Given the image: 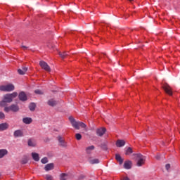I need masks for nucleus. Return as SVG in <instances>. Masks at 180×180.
I'll return each instance as SVG.
<instances>
[{
  "label": "nucleus",
  "instance_id": "obj_1",
  "mask_svg": "<svg viewBox=\"0 0 180 180\" xmlns=\"http://www.w3.org/2000/svg\"><path fill=\"white\" fill-rule=\"evenodd\" d=\"M70 122L75 129L76 130H79V128L81 127L82 129H84L85 131H88V129L86 128V124L82 122H77L75 119L72 117H69Z\"/></svg>",
  "mask_w": 180,
  "mask_h": 180
},
{
  "label": "nucleus",
  "instance_id": "obj_2",
  "mask_svg": "<svg viewBox=\"0 0 180 180\" xmlns=\"http://www.w3.org/2000/svg\"><path fill=\"white\" fill-rule=\"evenodd\" d=\"M133 157L137 161V167H143L146 164V158L141 153L133 154Z\"/></svg>",
  "mask_w": 180,
  "mask_h": 180
},
{
  "label": "nucleus",
  "instance_id": "obj_3",
  "mask_svg": "<svg viewBox=\"0 0 180 180\" xmlns=\"http://www.w3.org/2000/svg\"><path fill=\"white\" fill-rule=\"evenodd\" d=\"M16 96H18V92H13L12 94H7L4 95V99L7 103H11Z\"/></svg>",
  "mask_w": 180,
  "mask_h": 180
},
{
  "label": "nucleus",
  "instance_id": "obj_4",
  "mask_svg": "<svg viewBox=\"0 0 180 180\" xmlns=\"http://www.w3.org/2000/svg\"><path fill=\"white\" fill-rule=\"evenodd\" d=\"M15 90V86L12 84L0 86V91L3 92H12Z\"/></svg>",
  "mask_w": 180,
  "mask_h": 180
},
{
  "label": "nucleus",
  "instance_id": "obj_5",
  "mask_svg": "<svg viewBox=\"0 0 180 180\" xmlns=\"http://www.w3.org/2000/svg\"><path fill=\"white\" fill-rule=\"evenodd\" d=\"M39 65H40L41 68H42V70H44L45 71H47L48 72H50L51 71V68H50L49 64H47V63H46L45 61L41 60L39 62Z\"/></svg>",
  "mask_w": 180,
  "mask_h": 180
},
{
  "label": "nucleus",
  "instance_id": "obj_6",
  "mask_svg": "<svg viewBox=\"0 0 180 180\" xmlns=\"http://www.w3.org/2000/svg\"><path fill=\"white\" fill-rule=\"evenodd\" d=\"M162 89L166 92V94H167V95L172 96V88H171L169 84L165 83V84L162 85Z\"/></svg>",
  "mask_w": 180,
  "mask_h": 180
},
{
  "label": "nucleus",
  "instance_id": "obj_7",
  "mask_svg": "<svg viewBox=\"0 0 180 180\" xmlns=\"http://www.w3.org/2000/svg\"><path fill=\"white\" fill-rule=\"evenodd\" d=\"M18 99L21 101V102H26L27 101V96L25 91H21L18 94Z\"/></svg>",
  "mask_w": 180,
  "mask_h": 180
},
{
  "label": "nucleus",
  "instance_id": "obj_8",
  "mask_svg": "<svg viewBox=\"0 0 180 180\" xmlns=\"http://www.w3.org/2000/svg\"><path fill=\"white\" fill-rule=\"evenodd\" d=\"M96 133L99 137H102L106 133V128H98L96 129Z\"/></svg>",
  "mask_w": 180,
  "mask_h": 180
},
{
  "label": "nucleus",
  "instance_id": "obj_9",
  "mask_svg": "<svg viewBox=\"0 0 180 180\" xmlns=\"http://www.w3.org/2000/svg\"><path fill=\"white\" fill-rule=\"evenodd\" d=\"M23 136H24L23 131L20 129H17L13 132V136L15 139H18V137H23Z\"/></svg>",
  "mask_w": 180,
  "mask_h": 180
},
{
  "label": "nucleus",
  "instance_id": "obj_10",
  "mask_svg": "<svg viewBox=\"0 0 180 180\" xmlns=\"http://www.w3.org/2000/svg\"><path fill=\"white\" fill-rule=\"evenodd\" d=\"M9 129V124L4 122L0 124V131H5V130H8Z\"/></svg>",
  "mask_w": 180,
  "mask_h": 180
},
{
  "label": "nucleus",
  "instance_id": "obj_11",
  "mask_svg": "<svg viewBox=\"0 0 180 180\" xmlns=\"http://www.w3.org/2000/svg\"><path fill=\"white\" fill-rule=\"evenodd\" d=\"M132 164L133 163L130 160L125 161L124 163V168L125 169H131Z\"/></svg>",
  "mask_w": 180,
  "mask_h": 180
},
{
  "label": "nucleus",
  "instance_id": "obj_12",
  "mask_svg": "<svg viewBox=\"0 0 180 180\" xmlns=\"http://www.w3.org/2000/svg\"><path fill=\"white\" fill-rule=\"evenodd\" d=\"M124 144H126V142L124 141V140L118 139L116 141V146L117 147H124Z\"/></svg>",
  "mask_w": 180,
  "mask_h": 180
},
{
  "label": "nucleus",
  "instance_id": "obj_13",
  "mask_svg": "<svg viewBox=\"0 0 180 180\" xmlns=\"http://www.w3.org/2000/svg\"><path fill=\"white\" fill-rule=\"evenodd\" d=\"M45 171H51L52 169H54V164L49 163L47 164L44 167Z\"/></svg>",
  "mask_w": 180,
  "mask_h": 180
},
{
  "label": "nucleus",
  "instance_id": "obj_14",
  "mask_svg": "<svg viewBox=\"0 0 180 180\" xmlns=\"http://www.w3.org/2000/svg\"><path fill=\"white\" fill-rule=\"evenodd\" d=\"M11 112H19V105L16 104H12L11 105Z\"/></svg>",
  "mask_w": 180,
  "mask_h": 180
},
{
  "label": "nucleus",
  "instance_id": "obj_15",
  "mask_svg": "<svg viewBox=\"0 0 180 180\" xmlns=\"http://www.w3.org/2000/svg\"><path fill=\"white\" fill-rule=\"evenodd\" d=\"M8 155V150L6 149H0V160L4 158L5 155Z\"/></svg>",
  "mask_w": 180,
  "mask_h": 180
},
{
  "label": "nucleus",
  "instance_id": "obj_16",
  "mask_svg": "<svg viewBox=\"0 0 180 180\" xmlns=\"http://www.w3.org/2000/svg\"><path fill=\"white\" fill-rule=\"evenodd\" d=\"M26 71H27V68L22 67V69H18V72L20 75H25L26 74Z\"/></svg>",
  "mask_w": 180,
  "mask_h": 180
},
{
  "label": "nucleus",
  "instance_id": "obj_17",
  "mask_svg": "<svg viewBox=\"0 0 180 180\" xmlns=\"http://www.w3.org/2000/svg\"><path fill=\"white\" fill-rule=\"evenodd\" d=\"M22 122L25 124H30L33 122V120L30 117H24L22 118Z\"/></svg>",
  "mask_w": 180,
  "mask_h": 180
},
{
  "label": "nucleus",
  "instance_id": "obj_18",
  "mask_svg": "<svg viewBox=\"0 0 180 180\" xmlns=\"http://www.w3.org/2000/svg\"><path fill=\"white\" fill-rule=\"evenodd\" d=\"M89 164H92V165L99 164V159L89 158Z\"/></svg>",
  "mask_w": 180,
  "mask_h": 180
},
{
  "label": "nucleus",
  "instance_id": "obj_19",
  "mask_svg": "<svg viewBox=\"0 0 180 180\" xmlns=\"http://www.w3.org/2000/svg\"><path fill=\"white\" fill-rule=\"evenodd\" d=\"M32 157L34 161H37V162L40 161V156L39 155L38 153H32Z\"/></svg>",
  "mask_w": 180,
  "mask_h": 180
},
{
  "label": "nucleus",
  "instance_id": "obj_20",
  "mask_svg": "<svg viewBox=\"0 0 180 180\" xmlns=\"http://www.w3.org/2000/svg\"><path fill=\"white\" fill-rule=\"evenodd\" d=\"M94 150H95L94 146H89L86 148V154H91V153H92V151H94Z\"/></svg>",
  "mask_w": 180,
  "mask_h": 180
},
{
  "label": "nucleus",
  "instance_id": "obj_21",
  "mask_svg": "<svg viewBox=\"0 0 180 180\" xmlns=\"http://www.w3.org/2000/svg\"><path fill=\"white\" fill-rule=\"evenodd\" d=\"M58 102L54 99H51L48 101V105L49 106H56L57 105Z\"/></svg>",
  "mask_w": 180,
  "mask_h": 180
},
{
  "label": "nucleus",
  "instance_id": "obj_22",
  "mask_svg": "<svg viewBox=\"0 0 180 180\" xmlns=\"http://www.w3.org/2000/svg\"><path fill=\"white\" fill-rule=\"evenodd\" d=\"M68 174L61 173L60 174V180H68Z\"/></svg>",
  "mask_w": 180,
  "mask_h": 180
},
{
  "label": "nucleus",
  "instance_id": "obj_23",
  "mask_svg": "<svg viewBox=\"0 0 180 180\" xmlns=\"http://www.w3.org/2000/svg\"><path fill=\"white\" fill-rule=\"evenodd\" d=\"M58 141L62 147H67V144L65 141L61 138V136H58Z\"/></svg>",
  "mask_w": 180,
  "mask_h": 180
},
{
  "label": "nucleus",
  "instance_id": "obj_24",
  "mask_svg": "<svg viewBox=\"0 0 180 180\" xmlns=\"http://www.w3.org/2000/svg\"><path fill=\"white\" fill-rule=\"evenodd\" d=\"M27 144L29 147H36V141H32L31 139L28 140Z\"/></svg>",
  "mask_w": 180,
  "mask_h": 180
},
{
  "label": "nucleus",
  "instance_id": "obj_25",
  "mask_svg": "<svg viewBox=\"0 0 180 180\" xmlns=\"http://www.w3.org/2000/svg\"><path fill=\"white\" fill-rule=\"evenodd\" d=\"M130 154H133V149L131 147H129L125 150V155H130Z\"/></svg>",
  "mask_w": 180,
  "mask_h": 180
},
{
  "label": "nucleus",
  "instance_id": "obj_26",
  "mask_svg": "<svg viewBox=\"0 0 180 180\" xmlns=\"http://www.w3.org/2000/svg\"><path fill=\"white\" fill-rule=\"evenodd\" d=\"M115 160H117V161H118L120 165L123 164V159H122L120 155H115Z\"/></svg>",
  "mask_w": 180,
  "mask_h": 180
},
{
  "label": "nucleus",
  "instance_id": "obj_27",
  "mask_svg": "<svg viewBox=\"0 0 180 180\" xmlns=\"http://www.w3.org/2000/svg\"><path fill=\"white\" fill-rule=\"evenodd\" d=\"M29 109L31 112H33L36 109V104L34 103H31L29 105Z\"/></svg>",
  "mask_w": 180,
  "mask_h": 180
},
{
  "label": "nucleus",
  "instance_id": "obj_28",
  "mask_svg": "<svg viewBox=\"0 0 180 180\" xmlns=\"http://www.w3.org/2000/svg\"><path fill=\"white\" fill-rule=\"evenodd\" d=\"M29 161V158L27 156H24L21 160V164H27Z\"/></svg>",
  "mask_w": 180,
  "mask_h": 180
},
{
  "label": "nucleus",
  "instance_id": "obj_29",
  "mask_svg": "<svg viewBox=\"0 0 180 180\" xmlns=\"http://www.w3.org/2000/svg\"><path fill=\"white\" fill-rule=\"evenodd\" d=\"M59 56L64 60V58H66V57H68V53H67V52H63V53L59 52Z\"/></svg>",
  "mask_w": 180,
  "mask_h": 180
},
{
  "label": "nucleus",
  "instance_id": "obj_30",
  "mask_svg": "<svg viewBox=\"0 0 180 180\" xmlns=\"http://www.w3.org/2000/svg\"><path fill=\"white\" fill-rule=\"evenodd\" d=\"M41 162L42 164H47L49 162V160L47 159V158H43L41 160Z\"/></svg>",
  "mask_w": 180,
  "mask_h": 180
},
{
  "label": "nucleus",
  "instance_id": "obj_31",
  "mask_svg": "<svg viewBox=\"0 0 180 180\" xmlns=\"http://www.w3.org/2000/svg\"><path fill=\"white\" fill-rule=\"evenodd\" d=\"M45 179L46 180H53V176L50 174L45 175Z\"/></svg>",
  "mask_w": 180,
  "mask_h": 180
},
{
  "label": "nucleus",
  "instance_id": "obj_32",
  "mask_svg": "<svg viewBox=\"0 0 180 180\" xmlns=\"http://www.w3.org/2000/svg\"><path fill=\"white\" fill-rule=\"evenodd\" d=\"M34 92L37 94V95H43V91H41V90L37 89L34 91Z\"/></svg>",
  "mask_w": 180,
  "mask_h": 180
},
{
  "label": "nucleus",
  "instance_id": "obj_33",
  "mask_svg": "<svg viewBox=\"0 0 180 180\" xmlns=\"http://www.w3.org/2000/svg\"><path fill=\"white\" fill-rule=\"evenodd\" d=\"M75 137L77 140H81V139H82L81 134H76Z\"/></svg>",
  "mask_w": 180,
  "mask_h": 180
},
{
  "label": "nucleus",
  "instance_id": "obj_34",
  "mask_svg": "<svg viewBox=\"0 0 180 180\" xmlns=\"http://www.w3.org/2000/svg\"><path fill=\"white\" fill-rule=\"evenodd\" d=\"M4 111H6L7 113H8V112H11V105L9 107H5L4 108Z\"/></svg>",
  "mask_w": 180,
  "mask_h": 180
},
{
  "label": "nucleus",
  "instance_id": "obj_35",
  "mask_svg": "<svg viewBox=\"0 0 180 180\" xmlns=\"http://www.w3.org/2000/svg\"><path fill=\"white\" fill-rule=\"evenodd\" d=\"M6 101L4 99L1 103H0V106H5L6 105Z\"/></svg>",
  "mask_w": 180,
  "mask_h": 180
},
{
  "label": "nucleus",
  "instance_id": "obj_36",
  "mask_svg": "<svg viewBox=\"0 0 180 180\" xmlns=\"http://www.w3.org/2000/svg\"><path fill=\"white\" fill-rule=\"evenodd\" d=\"M0 119H5V114L2 112H0Z\"/></svg>",
  "mask_w": 180,
  "mask_h": 180
},
{
  "label": "nucleus",
  "instance_id": "obj_37",
  "mask_svg": "<svg viewBox=\"0 0 180 180\" xmlns=\"http://www.w3.org/2000/svg\"><path fill=\"white\" fill-rule=\"evenodd\" d=\"M165 168H166L167 171H169V168H171V165L167 164V165H165Z\"/></svg>",
  "mask_w": 180,
  "mask_h": 180
},
{
  "label": "nucleus",
  "instance_id": "obj_38",
  "mask_svg": "<svg viewBox=\"0 0 180 180\" xmlns=\"http://www.w3.org/2000/svg\"><path fill=\"white\" fill-rule=\"evenodd\" d=\"M22 47V49H23V50H27V46H21Z\"/></svg>",
  "mask_w": 180,
  "mask_h": 180
},
{
  "label": "nucleus",
  "instance_id": "obj_39",
  "mask_svg": "<svg viewBox=\"0 0 180 180\" xmlns=\"http://www.w3.org/2000/svg\"><path fill=\"white\" fill-rule=\"evenodd\" d=\"M121 180H130V179L127 176H125V177H123V179Z\"/></svg>",
  "mask_w": 180,
  "mask_h": 180
},
{
  "label": "nucleus",
  "instance_id": "obj_40",
  "mask_svg": "<svg viewBox=\"0 0 180 180\" xmlns=\"http://www.w3.org/2000/svg\"><path fill=\"white\" fill-rule=\"evenodd\" d=\"M160 157L161 156L160 155H158L155 156V158H156V160H160Z\"/></svg>",
  "mask_w": 180,
  "mask_h": 180
},
{
  "label": "nucleus",
  "instance_id": "obj_41",
  "mask_svg": "<svg viewBox=\"0 0 180 180\" xmlns=\"http://www.w3.org/2000/svg\"><path fill=\"white\" fill-rule=\"evenodd\" d=\"M106 58H109V57H108V56H106Z\"/></svg>",
  "mask_w": 180,
  "mask_h": 180
},
{
  "label": "nucleus",
  "instance_id": "obj_42",
  "mask_svg": "<svg viewBox=\"0 0 180 180\" xmlns=\"http://www.w3.org/2000/svg\"><path fill=\"white\" fill-rule=\"evenodd\" d=\"M129 1H130V2H131V1H133V0H129Z\"/></svg>",
  "mask_w": 180,
  "mask_h": 180
},
{
  "label": "nucleus",
  "instance_id": "obj_43",
  "mask_svg": "<svg viewBox=\"0 0 180 180\" xmlns=\"http://www.w3.org/2000/svg\"><path fill=\"white\" fill-rule=\"evenodd\" d=\"M104 54V56H106V54L105 53H103Z\"/></svg>",
  "mask_w": 180,
  "mask_h": 180
},
{
  "label": "nucleus",
  "instance_id": "obj_44",
  "mask_svg": "<svg viewBox=\"0 0 180 180\" xmlns=\"http://www.w3.org/2000/svg\"><path fill=\"white\" fill-rule=\"evenodd\" d=\"M0 176H1V173H0Z\"/></svg>",
  "mask_w": 180,
  "mask_h": 180
}]
</instances>
